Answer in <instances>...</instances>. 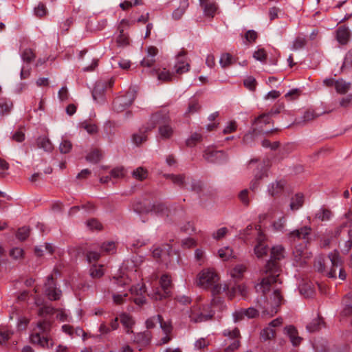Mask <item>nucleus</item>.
Returning a JSON list of instances; mask_svg holds the SVG:
<instances>
[{"label":"nucleus","instance_id":"4d7b16f0","mask_svg":"<svg viewBox=\"0 0 352 352\" xmlns=\"http://www.w3.org/2000/svg\"><path fill=\"white\" fill-rule=\"evenodd\" d=\"M224 336L228 337L230 339H236L240 336V332L238 328L235 327L232 330L225 329L223 332Z\"/></svg>","mask_w":352,"mask_h":352},{"label":"nucleus","instance_id":"f704fd0d","mask_svg":"<svg viewBox=\"0 0 352 352\" xmlns=\"http://www.w3.org/2000/svg\"><path fill=\"white\" fill-rule=\"evenodd\" d=\"M132 175L135 179L142 181L147 177L148 172L144 168L138 167L133 171Z\"/></svg>","mask_w":352,"mask_h":352},{"label":"nucleus","instance_id":"4be33fe9","mask_svg":"<svg viewBox=\"0 0 352 352\" xmlns=\"http://www.w3.org/2000/svg\"><path fill=\"white\" fill-rule=\"evenodd\" d=\"M38 148L43 149L46 152H50L53 150V144L50 139L46 136L38 137L36 140Z\"/></svg>","mask_w":352,"mask_h":352},{"label":"nucleus","instance_id":"a211bd4d","mask_svg":"<svg viewBox=\"0 0 352 352\" xmlns=\"http://www.w3.org/2000/svg\"><path fill=\"white\" fill-rule=\"evenodd\" d=\"M350 38V32L344 25L340 26L336 30V39L341 45H346Z\"/></svg>","mask_w":352,"mask_h":352},{"label":"nucleus","instance_id":"a878e982","mask_svg":"<svg viewBox=\"0 0 352 352\" xmlns=\"http://www.w3.org/2000/svg\"><path fill=\"white\" fill-rule=\"evenodd\" d=\"M331 217V212L328 208L322 207L315 214L314 218L321 221H329Z\"/></svg>","mask_w":352,"mask_h":352},{"label":"nucleus","instance_id":"69168bd1","mask_svg":"<svg viewBox=\"0 0 352 352\" xmlns=\"http://www.w3.org/2000/svg\"><path fill=\"white\" fill-rule=\"evenodd\" d=\"M87 226L91 230H100L102 229V224L97 219H95L88 220L87 221Z\"/></svg>","mask_w":352,"mask_h":352},{"label":"nucleus","instance_id":"f8f14e48","mask_svg":"<svg viewBox=\"0 0 352 352\" xmlns=\"http://www.w3.org/2000/svg\"><path fill=\"white\" fill-rule=\"evenodd\" d=\"M190 63L186 60V52L182 50L176 56L174 69L176 74H182L189 71Z\"/></svg>","mask_w":352,"mask_h":352},{"label":"nucleus","instance_id":"ddd939ff","mask_svg":"<svg viewBox=\"0 0 352 352\" xmlns=\"http://www.w3.org/2000/svg\"><path fill=\"white\" fill-rule=\"evenodd\" d=\"M212 316L208 314H204L201 311V306L195 305L190 309L189 313V318L192 322H201L209 320Z\"/></svg>","mask_w":352,"mask_h":352},{"label":"nucleus","instance_id":"49530a36","mask_svg":"<svg viewBox=\"0 0 352 352\" xmlns=\"http://www.w3.org/2000/svg\"><path fill=\"white\" fill-rule=\"evenodd\" d=\"M167 178L171 179V181L179 186H182L184 184L185 176L184 175H168Z\"/></svg>","mask_w":352,"mask_h":352},{"label":"nucleus","instance_id":"4468645a","mask_svg":"<svg viewBox=\"0 0 352 352\" xmlns=\"http://www.w3.org/2000/svg\"><path fill=\"white\" fill-rule=\"evenodd\" d=\"M160 326L164 333V336L160 339V344H165L170 342L172 339L173 326L170 321H164L162 317Z\"/></svg>","mask_w":352,"mask_h":352},{"label":"nucleus","instance_id":"c85d7f7f","mask_svg":"<svg viewBox=\"0 0 352 352\" xmlns=\"http://www.w3.org/2000/svg\"><path fill=\"white\" fill-rule=\"evenodd\" d=\"M307 38L303 35H298L296 37L292 43L291 50L296 51L303 48L307 45Z\"/></svg>","mask_w":352,"mask_h":352},{"label":"nucleus","instance_id":"680f3d73","mask_svg":"<svg viewBox=\"0 0 352 352\" xmlns=\"http://www.w3.org/2000/svg\"><path fill=\"white\" fill-rule=\"evenodd\" d=\"M246 268L243 265H236L232 271L231 275L234 278H240L243 273L245 271Z\"/></svg>","mask_w":352,"mask_h":352},{"label":"nucleus","instance_id":"f03ea898","mask_svg":"<svg viewBox=\"0 0 352 352\" xmlns=\"http://www.w3.org/2000/svg\"><path fill=\"white\" fill-rule=\"evenodd\" d=\"M51 329V322L47 320H43L37 323L36 329H34L30 336L31 342L42 347H48L47 333Z\"/></svg>","mask_w":352,"mask_h":352},{"label":"nucleus","instance_id":"c756f323","mask_svg":"<svg viewBox=\"0 0 352 352\" xmlns=\"http://www.w3.org/2000/svg\"><path fill=\"white\" fill-rule=\"evenodd\" d=\"M303 204V195L298 193L292 198L291 203L289 205L292 210H298Z\"/></svg>","mask_w":352,"mask_h":352},{"label":"nucleus","instance_id":"7ed1b4c3","mask_svg":"<svg viewBox=\"0 0 352 352\" xmlns=\"http://www.w3.org/2000/svg\"><path fill=\"white\" fill-rule=\"evenodd\" d=\"M171 118L170 116L169 111L166 109H162L153 113L148 122L146 125V131H151L157 126H160L163 124L170 122Z\"/></svg>","mask_w":352,"mask_h":352},{"label":"nucleus","instance_id":"4c0bfd02","mask_svg":"<svg viewBox=\"0 0 352 352\" xmlns=\"http://www.w3.org/2000/svg\"><path fill=\"white\" fill-rule=\"evenodd\" d=\"M202 136L198 133H192L189 138L186 140V144L189 147L195 146L198 142H201Z\"/></svg>","mask_w":352,"mask_h":352},{"label":"nucleus","instance_id":"e433bc0d","mask_svg":"<svg viewBox=\"0 0 352 352\" xmlns=\"http://www.w3.org/2000/svg\"><path fill=\"white\" fill-rule=\"evenodd\" d=\"M285 225L286 219L285 217H282L273 222L272 227L275 231L283 232L285 230Z\"/></svg>","mask_w":352,"mask_h":352},{"label":"nucleus","instance_id":"79ce46f5","mask_svg":"<svg viewBox=\"0 0 352 352\" xmlns=\"http://www.w3.org/2000/svg\"><path fill=\"white\" fill-rule=\"evenodd\" d=\"M130 292L131 294L134 296H139L141 294H144L146 292V287L144 284H137L135 285H133L131 287Z\"/></svg>","mask_w":352,"mask_h":352},{"label":"nucleus","instance_id":"7c9ffc66","mask_svg":"<svg viewBox=\"0 0 352 352\" xmlns=\"http://www.w3.org/2000/svg\"><path fill=\"white\" fill-rule=\"evenodd\" d=\"M218 254L223 261H228L231 258H234L233 250L230 247H224L218 250Z\"/></svg>","mask_w":352,"mask_h":352},{"label":"nucleus","instance_id":"6ab92c4d","mask_svg":"<svg viewBox=\"0 0 352 352\" xmlns=\"http://www.w3.org/2000/svg\"><path fill=\"white\" fill-rule=\"evenodd\" d=\"M285 333L289 337L293 345L297 346L300 344L302 338L298 336L297 329L292 325L285 327Z\"/></svg>","mask_w":352,"mask_h":352},{"label":"nucleus","instance_id":"603ef678","mask_svg":"<svg viewBox=\"0 0 352 352\" xmlns=\"http://www.w3.org/2000/svg\"><path fill=\"white\" fill-rule=\"evenodd\" d=\"M173 74L169 71L164 69L157 74V78L160 80L169 82L172 80Z\"/></svg>","mask_w":352,"mask_h":352},{"label":"nucleus","instance_id":"dca6fc26","mask_svg":"<svg viewBox=\"0 0 352 352\" xmlns=\"http://www.w3.org/2000/svg\"><path fill=\"white\" fill-rule=\"evenodd\" d=\"M210 289L212 296H213L212 303L215 304L217 302H221V299L219 297H218V295L222 292H226L228 289V285L226 283L219 284L217 283H214Z\"/></svg>","mask_w":352,"mask_h":352},{"label":"nucleus","instance_id":"58836bf2","mask_svg":"<svg viewBox=\"0 0 352 352\" xmlns=\"http://www.w3.org/2000/svg\"><path fill=\"white\" fill-rule=\"evenodd\" d=\"M275 330L270 327H265L261 332V336L264 340H268L275 337Z\"/></svg>","mask_w":352,"mask_h":352},{"label":"nucleus","instance_id":"3c124183","mask_svg":"<svg viewBox=\"0 0 352 352\" xmlns=\"http://www.w3.org/2000/svg\"><path fill=\"white\" fill-rule=\"evenodd\" d=\"M146 131L145 130L144 132H140L139 133L133 135V141L134 144L138 146L141 144L142 142L146 141L147 135L145 133Z\"/></svg>","mask_w":352,"mask_h":352},{"label":"nucleus","instance_id":"774afa93","mask_svg":"<svg viewBox=\"0 0 352 352\" xmlns=\"http://www.w3.org/2000/svg\"><path fill=\"white\" fill-rule=\"evenodd\" d=\"M344 67H352V50H349L345 56L344 60L342 66V68Z\"/></svg>","mask_w":352,"mask_h":352},{"label":"nucleus","instance_id":"20e7f679","mask_svg":"<svg viewBox=\"0 0 352 352\" xmlns=\"http://www.w3.org/2000/svg\"><path fill=\"white\" fill-rule=\"evenodd\" d=\"M329 260L331 263V268L329 271L327 272V276L329 278H336V269L339 268V278L341 280H344L346 277V273L345 271L341 267L342 266V260L340 256L339 252L337 251H333L329 254Z\"/></svg>","mask_w":352,"mask_h":352},{"label":"nucleus","instance_id":"f257e3e1","mask_svg":"<svg viewBox=\"0 0 352 352\" xmlns=\"http://www.w3.org/2000/svg\"><path fill=\"white\" fill-rule=\"evenodd\" d=\"M283 254L284 248L281 245L274 246L272 248L270 259L263 270V277L261 283L255 287L256 291L263 293V295H265L271 289L273 290V301L271 303L267 302L263 306L259 305L263 316L272 317L276 314L283 300L280 289L277 287L278 284L282 283L279 278L280 269L277 261L284 257Z\"/></svg>","mask_w":352,"mask_h":352},{"label":"nucleus","instance_id":"a18cd8bd","mask_svg":"<svg viewBox=\"0 0 352 352\" xmlns=\"http://www.w3.org/2000/svg\"><path fill=\"white\" fill-rule=\"evenodd\" d=\"M294 261L297 265H302L305 261L304 259V252L301 249H296L294 252Z\"/></svg>","mask_w":352,"mask_h":352},{"label":"nucleus","instance_id":"8fccbe9b","mask_svg":"<svg viewBox=\"0 0 352 352\" xmlns=\"http://www.w3.org/2000/svg\"><path fill=\"white\" fill-rule=\"evenodd\" d=\"M199 109L200 105L199 104L198 102L195 99H192L189 102L188 107L186 113L193 114L197 112L199 110Z\"/></svg>","mask_w":352,"mask_h":352},{"label":"nucleus","instance_id":"39448f33","mask_svg":"<svg viewBox=\"0 0 352 352\" xmlns=\"http://www.w3.org/2000/svg\"><path fill=\"white\" fill-rule=\"evenodd\" d=\"M219 280V275L212 269H204L199 272L197 277V284L204 289H210Z\"/></svg>","mask_w":352,"mask_h":352},{"label":"nucleus","instance_id":"cd10ccee","mask_svg":"<svg viewBox=\"0 0 352 352\" xmlns=\"http://www.w3.org/2000/svg\"><path fill=\"white\" fill-rule=\"evenodd\" d=\"M12 102L8 99L0 100V116H3L8 114L12 108Z\"/></svg>","mask_w":352,"mask_h":352},{"label":"nucleus","instance_id":"5701e85b","mask_svg":"<svg viewBox=\"0 0 352 352\" xmlns=\"http://www.w3.org/2000/svg\"><path fill=\"white\" fill-rule=\"evenodd\" d=\"M120 322L126 329V332L127 333L133 332L132 328L135 322L131 316L126 314H122V315H120Z\"/></svg>","mask_w":352,"mask_h":352},{"label":"nucleus","instance_id":"c9c22d12","mask_svg":"<svg viewBox=\"0 0 352 352\" xmlns=\"http://www.w3.org/2000/svg\"><path fill=\"white\" fill-rule=\"evenodd\" d=\"M116 42L118 46L125 47L129 44V38L123 30H120V34L117 37Z\"/></svg>","mask_w":352,"mask_h":352},{"label":"nucleus","instance_id":"bb28decb","mask_svg":"<svg viewBox=\"0 0 352 352\" xmlns=\"http://www.w3.org/2000/svg\"><path fill=\"white\" fill-rule=\"evenodd\" d=\"M351 87V83L346 82L343 79H338L336 81L335 88L336 91L340 94H346Z\"/></svg>","mask_w":352,"mask_h":352},{"label":"nucleus","instance_id":"72a5a7b5","mask_svg":"<svg viewBox=\"0 0 352 352\" xmlns=\"http://www.w3.org/2000/svg\"><path fill=\"white\" fill-rule=\"evenodd\" d=\"M233 57L229 53L223 54L221 56L219 63L221 66L223 68L230 66L233 64Z\"/></svg>","mask_w":352,"mask_h":352},{"label":"nucleus","instance_id":"0e129e2a","mask_svg":"<svg viewBox=\"0 0 352 352\" xmlns=\"http://www.w3.org/2000/svg\"><path fill=\"white\" fill-rule=\"evenodd\" d=\"M253 57L258 60L263 62L267 58V54L264 49H258L254 52Z\"/></svg>","mask_w":352,"mask_h":352},{"label":"nucleus","instance_id":"338daca9","mask_svg":"<svg viewBox=\"0 0 352 352\" xmlns=\"http://www.w3.org/2000/svg\"><path fill=\"white\" fill-rule=\"evenodd\" d=\"M228 232V229L226 227H223L217 230L212 234V236L216 240H219L224 237Z\"/></svg>","mask_w":352,"mask_h":352},{"label":"nucleus","instance_id":"a19ab883","mask_svg":"<svg viewBox=\"0 0 352 352\" xmlns=\"http://www.w3.org/2000/svg\"><path fill=\"white\" fill-rule=\"evenodd\" d=\"M22 59L24 62H26L28 63H31L32 60H34L36 58V55L34 53L33 50L31 49H25L22 54H21Z\"/></svg>","mask_w":352,"mask_h":352},{"label":"nucleus","instance_id":"473e14b6","mask_svg":"<svg viewBox=\"0 0 352 352\" xmlns=\"http://www.w3.org/2000/svg\"><path fill=\"white\" fill-rule=\"evenodd\" d=\"M345 307L342 311V313L345 316H349L352 314V294H347L344 299Z\"/></svg>","mask_w":352,"mask_h":352},{"label":"nucleus","instance_id":"0eeeda50","mask_svg":"<svg viewBox=\"0 0 352 352\" xmlns=\"http://www.w3.org/2000/svg\"><path fill=\"white\" fill-rule=\"evenodd\" d=\"M135 93L127 91L126 94L117 97L113 103V108L117 112H122L128 108L135 100Z\"/></svg>","mask_w":352,"mask_h":352},{"label":"nucleus","instance_id":"5fc2aeb1","mask_svg":"<svg viewBox=\"0 0 352 352\" xmlns=\"http://www.w3.org/2000/svg\"><path fill=\"white\" fill-rule=\"evenodd\" d=\"M243 84L250 91H254L256 87V80L252 76H248L244 80Z\"/></svg>","mask_w":352,"mask_h":352},{"label":"nucleus","instance_id":"b1692460","mask_svg":"<svg viewBox=\"0 0 352 352\" xmlns=\"http://www.w3.org/2000/svg\"><path fill=\"white\" fill-rule=\"evenodd\" d=\"M285 182L283 181H278L271 184L268 186L269 194L272 196H275L280 194L284 188Z\"/></svg>","mask_w":352,"mask_h":352},{"label":"nucleus","instance_id":"de8ad7c7","mask_svg":"<svg viewBox=\"0 0 352 352\" xmlns=\"http://www.w3.org/2000/svg\"><path fill=\"white\" fill-rule=\"evenodd\" d=\"M104 274L102 265H100L98 267L97 266H93L90 269V275L94 278H99L102 277Z\"/></svg>","mask_w":352,"mask_h":352},{"label":"nucleus","instance_id":"423d86ee","mask_svg":"<svg viewBox=\"0 0 352 352\" xmlns=\"http://www.w3.org/2000/svg\"><path fill=\"white\" fill-rule=\"evenodd\" d=\"M160 286L163 290L161 292L159 289L154 291L153 293L148 294V296L153 300H161L170 296L169 288L171 286V278L167 274H164L161 276L160 280Z\"/></svg>","mask_w":352,"mask_h":352},{"label":"nucleus","instance_id":"6e6d98bb","mask_svg":"<svg viewBox=\"0 0 352 352\" xmlns=\"http://www.w3.org/2000/svg\"><path fill=\"white\" fill-rule=\"evenodd\" d=\"M24 252L22 248H14L10 251V256L14 259H21L23 257Z\"/></svg>","mask_w":352,"mask_h":352},{"label":"nucleus","instance_id":"2eb2a0df","mask_svg":"<svg viewBox=\"0 0 352 352\" xmlns=\"http://www.w3.org/2000/svg\"><path fill=\"white\" fill-rule=\"evenodd\" d=\"M174 133L175 129L171 120L158 126V133L162 140L170 139L173 136Z\"/></svg>","mask_w":352,"mask_h":352},{"label":"nucleus","instance_id":"13d9d810","mask_svg":"<svg viewBox=\"0 0 352 352\" xmlns=\"http://www.w3.org/2000/svg\"><path fill=\"white\" fill-rule=\"evenodd\" d=\"M115 243L112 241L104 243L101 246V250L108 254H113L115 252Z\"/></svg>","mask_w":352,"mask_h":352},{"label":"nucleus","instance_id":"864d4df0","mask_svg":"<svg viewBox=\"0 0 352 352\" xmlns=\"http://www.w3.org/2000/svg\"><path fill=\"white\" fill-rule=\"evenodd\" d=\"M56 309L52 306H43L38 309V314L39 316L44 317L47 315L54 314Z\"/></svg>","mask_w":352,"mask_h":352},{"label":"nucleus","instance_id":"052dcab7","mask_svg":"<svg viewBox=\"0 0 352 352\" xmlns=\"http://www.w3.org/2000/svg\"><path fill=\"white\" fill-rule=\"evenodd\" d=\"M265 176H266L265 173L256 174L250 182V189L252 190H255L259 185L260 180Z\"/></svg>","mask_w":352,"mask_h":352},{"label":"nucleus","instance_id":"9d476101","mask_svg":"<svg viewBox=\"0 0 352 352\" xmlns=\"http://www.w3.org/2000/svg\"><path fill=\"white\" fill-rule=\"evenodd\" d=\"M114 83V80H100L96 82L95 87L92 91V96L94 100L100 101L108 88H111Z\"/></svg>","mask_w":352,"mask_h":352},{"label":"nucleus","instance_id":"aec40b11","mask_svg":"<svg viewBox=\"0 0 352 352\" xmlns=\"http://www.w3.org/2000/svg\"><path fill=\"white\" fill-rule=\"evenodd\" d=\"M201 6L203 8L204 15L211 18L214 17L218 10V6L215 2H206Z\"/></svg>","mask_w":352,"mask_h":352},{"label":"nucleus","instance_id":"e2e57ef3","mask_svg":"<svg viewBox=\"0 0 352 352\" xmlns=\"http://www.w3.org/2000/svg\"><path fill=\"white\" fill-rule=\"evenodd\" d=\"M34 14L38 17L45 16L47 14L45 6L42 3H39L38 6L34 8Z\"/></svg>","mask_w":352,"mask_h":352},{"label":"nucleus","instance_id":"f3484780","mask_svg":"<svg viewBox=\"0 0 352 352\" xmlns=\"http://www.w3.org/2000/svg\"><path fill=\"white\" fill-rule=\"evenodd\" d=\"M311 228L309 226H303L300 229L295 230L289 234L291 239H307L310 235Z\"/></svg>","mask_w":352,"mask_h":352},{"label":"nucleus","instance_id":"412c9836","mask_svg":"<svg viewBox=\"0 0 352 352\" xmlns=\"http://www.w3.org/2000/svg\"><path fill=\"white\" fill-rule=\"evenodd\" d=\"M316 270L321 273H324L327 275L328 271L331 268V263L329 260V256L325 261L323 258H319L314 264Z\"/></svg>","mask_w":352,"mask_h":352},{"label":"nucleus","instance_id":"6e6552de","mask_svg":"<svg viewBox=\"0 0 352 352\" xmlns=\"http://www.w3.org/2000/svg\"><path fill=\"white\" fill-rule=\"evenodd\" d=\"M203 157L210 163L223 164L228 161V156L223 151H217L207 148L204 151Z\"/></svg>","mask_w":352,"mask_h":352},{"label":"nucleus","instance_id":"09e8293b","mask_svg":"<svg viewBox=\"0 0 352 352\" xmlns=\"http://www.w3.org/2000/svg\"><path fill=\"white\" fill-rule=\"evenodd\" d=\"M161 315H157L148 318L146 321V327L147 329H153L155 327L157 322L160 323L162 320Z\"/></svg>","mask_w":352,"mask_h":352},{"label":"nucleus","instance_id":"37998d69","mask_svg":"<svg viewBox=\"0 0 352 352\" xmlns=\"http://www.w3.org/2000/svg\"><path fill=\"white\" fill-rule=\"evenodd\" d=\"M29 235L30 228L25 226L19 228L16 234V238L20 241H25Z\"/></svg>","mask_w":352,"mask_h":352},{"label":"nucleus","instance_id":"1a4fd4ad","mask_svg":"<svg viewBox=\"0 0 352 352\" xmlns=\"http://www.w3.org/2000/svg\"><path fill=\"white\" fill-rule=\"evenodd\" d=\"M45 294L50 300H57L60 298L62 292L56 286V283L52 275L47 276L45 283Z\"/></svg>","mask_w":352,"mask_h":352},{"label":"nucleus","instance_id":"2f4dec72","mask_svg":"<svg viewBox=\"0 0 352 352\" xmlns=\"http://www.w3.org/2000/svg\"><path fill=\"white\" fill-rule=\"evenodd\" d=\"M267 252L268 248L263 241H259L254 248V253L258 258H262Z\"/></svg>","mask_w":352,"mask_h":352},{"label":"nucleus","instance_id":"bf43d9fd","mask_svg":"<svg viewBox=\"0 0 352 352\" xmlns=\"http://www.w3.org/2000/svg\"><path fill=\"white\" fill-rule=\"evenodd\" d=\"M72 147V143L67 140H64L60 144L59 150L62 153H68L71 151Z\"/></svg>","mask_w":352,"mask_h":352},{"label":"nucleus","instance_id":"393cba45","mask_svg":"<svg viewBox=\"0 0 352 352\" xmlns=\"http://www.w3.org/2000/svg\"><path fill=\"white\" fill-rule=\"evenodd\" d=\"M324 324V322L323 319L321 317L318 316L317 318L314 319L312 322L307 325V329L309 332H315L320 330Z\"/></svg>","mask_w":352,"mask_h":352},{"label":"nucleus","instance_id":"c03bdc74","mask_svg":"<svg viewBox=\"0 0 352 352\" xmlns=\"http://www.w3.org/2000/svg\"><path fill=\"white\" fill-rule=\"evenodd\" d=\"M101 158V153L98 150H94L91 153H89L87 157L86 160L88 162H92V163H97L100 161Z\"/></svg>","mask_w":352,"mask_h":352},{"label":"nucleus","instance_id":"9b49d317","mask_svg":"<svg viewBox=\"0 0 352 352\" xmlns=\"http://www.w3.org/2000/svg\"><path fill=\"white\" fill-rule=\"evenodd\" d=\"M135 210L139 212H154L160 215L168 216V208L162 203L147 204L144 208L137 206Z\"/></svg>","mask_w":352,"mask_h":352},{"label":"nucleus","instance_id":"ea45409f","mask_svg":"<svg viewBox=\"0 0 352 352\" xmlns=\"http://www.w3.org/2000/svg\"><path fill=\"white\" fill-rule=\"evenodd\" d=\"M81 126L87 131L90 135H94L98 133V129L96 124L85 121L81 123Z\"/></svg>","mask_w":352,"mask_h":352}]
</instances>
